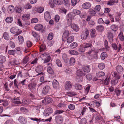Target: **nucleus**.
<instances>
[{
	"instance_id": "b1692460",
	"label": "nucleus",
	"mask_w": 124,
	"mask_h": 124,
	"mask_svg": "<svg viewBox=\"0 0 124 124\" xmlns=\"http://www.w3.org/2000/svg\"><path fill=\"white\" fill-rule=\"evenodd\" d=\"M13 18L12 17L9 16L7 17L5 19L6 22L8 23H11L13 21Z\"/></svg>"
},
{
	"instance_id": "3c124183",
	"label": "nucleus",
	"mask_w": 124,
	"mask_h": 124,
	"mask_svg": "<svg viewBox=\"0 0 124 124\" xmlns=\"http://www.w3.org/2000/svg\"><path fill=\"white\" fill-rule=\"evenodd\" d=\"M56 63L57 65L59 67L62 66V64L60 60L59 59H57L56 61Z\"/></svg>"
},
{
	"instance_id": "9b49d317",
	"label": "nucleus",
	"mask_w": 124,
	"mask_h": 124,
	"mask_svg": "<svg viewBox=\"0 0 124 124\" xmlns=\"http://www.w3.org/2000/svg\"><path fill=\"white\" fill-rule=\"evenodd\" d=\"M50 90V86L48 85H46L43 88L42 93L44 95H46L47 93Z\"/></svg>"
},
{
	"instance_id": "f8f14e48",
	"label": "nucleus",
	"mask_w": 124,
	"mask_h": 124,
	"mask_svg": "<svg viewBox=\"0 0 124 124\" xmlns=\"http://www.w3.org/2000/svg\"><path fill=\"white\" fill-rule=\"evenodd\" d=\"M44 17L46 21L48 22L49 21L51 18V17L49 12L46 11L45 13Z\"/></svg>"
},
{
	"instance_id": "1a4fd4ad",
	"label": "nucleus",
	"mask_w": 124,
	"mask_h": 124,
	"mask_svg": "<svg viewBox=\"0 0 124 124\" xmlns=\"http://www.w3.org/2000/svg\"><path fill=\"white\" fill-rule=\"evenodd\" d=\"M65 87L67 90H69L71 89L72 85L71 83L69 81H67L65 83Z\"/></svg>"
},
{
	"instance_id": "338daca9",
	"label": "nucleus",
	"mask_w": 124,
	"mask_h": 124,
	"mask_svg": "<svg viewBox=\"0 0 124 124\" xmlns=\"http://www.w3.org/2000/svg\"><path fill=\"white\" fill-rule=\"evenodd\" d=\"M50 60V57L48 56L44 60V63H47Z\"/></svg>"
},
{
	"instance_id": "39448f33",
	"label": "nucleus",
	"mask_w": 124,
	"mask_h": 124,
	"mask_svg": "<svg viewBox=\"0 0 124 124\" xmlns=\"http://www.w3.org/2000/svg\"><path fill=\"white\" fill-rule=\"evenodd\" d=\"M37 84L34 83H31L28 85V89L32 92L36 90V87Z\"/></svg>"
},
{
	"instance_id": "864d4df0",
	"label": "nucleus",
	"mask_w": 124,
	"mask_h": 124,
	"mask_svg": "<svg viewBox=\"0 0 124 124\" xmlns=\"http://www.w3.org/2000/svg\"><path fill=\"white\" fill-rule=\"evenodd\" d=\"M111 28L113 31H116L117 29V27L115 25H112L111 26Z\"/></svg>"
},
{
	"instance_id": "a19ab883",
	"label": "nucleus",
	"mask_w": 124,
	"mask_h": 124,
	"mask_svg": "<svg viewBox=\"0 0 124 124\" xmlns=\"http://www.w3.org/2000/svg\"><path fill=\"white\" fill-rule=\"evenodd\" d=\"M15 9L16 12V13H19L21 12L22 11V8L20 7H15Z\"/></svg>"
},
{
	"instance_id": "79ce46f5",
	"label": "nucleus",
	"mask_w": 124,
	"mask_h": 124,
	"mask_svg": "<svg viewBox=\"0 0 124 124\" xmlns=\"http://www.w3.org/2000/svg\"><path fill=\"white\" fill-rule=\"evenodd\" d=\"M75 88L78 90H81L82 88V86L79 84H76L75 85Z\"/></svg>"
},
{
	"instance_id": "c756f323",
	"label": "nucleus",
	"mask_w": 124,
	"mask_h": 124,
	"mask_svg": "<svg viewBox=\"0 0 124 124\" xmlns=\"http://www.w3.org/2000/svg\"><path fill=\"white\" fill-rule=\"evenodd\" d=\"M6 59V58L5 56L0 55V63H4L5 62Z\"/></svg>"
},
{
	"instance_id": "a878e982",
	"label": "nucleus",
	"mask_w": 124,
	"mask_h": 124,
	"mask_svg": "<svg viewBox=\"0 0 124 124\" xmlns=\"http://www.w3.org/2000/svg\"><path fill=\"white\" fill-rule=\"evenodd\" d=\"M32 36L36 39L37 40L40 39V37L39 35L36 32L32 31Z\"/></svg>"
},
{
	"instance_id": "4468645a",
	"label": "nucleus",
	"mask_w": 124,
	"mask_h": 124,
	"mask_svg": "<svg viewBox=\"0 0 124 124\" xmlns=\"http://www.w3.org/2000/svg\"><path fill=\"white\" fill-rule=\"evenodd\" d=\"M91 4L89 2H86L83 3L82 5V7L85 9H88L90 8Z\"/></svg>"
},
{
	"instance_id": "412c9836",
	"label": "nucleus",
	"mask_w": 124,
	"mask_h": 124,
	"mask_svg": "<svg viewBox=\"0 0 124 124\" xmlns=\"http://www.w3.org/2000/svg\"><path fill=\"white\" fill-rule=\"evenodd\" d=\"M43 26L41 24H38L36 25L34 27V28L37 31H40L43 28Z\"/></svg>"
},
{
	"instance_id": "2eb2a0df",
	"label": "nucleus",
	"mask_w": 124,
	"mask_h": 124,
	"mask_svg": "<svg viewBox=\"0 0 124 124\" xmlns=\"http://www.w3.org/2000/svg\"><path fill=\"white\" fill-rule=\"evenodd\" d=\"M55 120L59 124H60L62 123L63 119L61 116H58L56 117Z\"/></svg>"
},
{
	"instance_id": "6ab92c4d",
	"label": "nucleus",
	"mask_w": 124,
	"mask_h": 124,
	"mask_svg": "<svg viewBox=\"0 0 124 124\" xmlns=\"http://www.w3.org/2000/svg\"><path fill=\"white\" fill-rule=\"evenodd\" d=\"M71 28L74 31H78L79 29V27L76 24L74 23L72 24Z\"/></svg>"
},
{
	"instance_id": "c03bdc74",
	"label": "nucleus",
	"mask_w": 124,
	"mask_h": 124,
	"mask_svg": "<svg viewBox=\"0 0 124 124\" xmlns=\"http://www.w3.org/2000/svg\"><path fill=\"white\" fill-rule=\"evenodd\" d=\"M18 40L20 43H22L24 41V39L23 37L20 35L18 37Z\"/></svg>"
},
{
	"instance_id": "5701e85b",
	"label": "nucleus",
	"mask_w": 124,
	"mask_h": 124,
	"mask_svg": "<svg viewBox=\"0 0 124 124\" xmlns=\"http://www.w3.org/2000/svg\"><path fill=\"white\" fill-rule=\"evenodd\" d=\"M3 36L4 39L6 40H8L10 39L9 34L7 32H4L3 34Z\"/></svg>"
},
{
	"instance_id": "58836bf2",
	"label": "nucleus",
	"mask_w": 124,
	"mask_h": 124,
	"mask_svg": "<svg viewBox=\"0 0 124 124\" xmlns=\"http://www.w3.org/2000/svg\"><path fill=\"white\" fill-rule=\"evenodd\" d=\"M68 94L69 96L71 97H73L76 95L77 93L76 92L71 91L68 92Z\"/></svg>"
},
{
	"instance_id": "dca6fc26",
	"label": "nucleus",
	"mask_w": 124,
	"mask_h": 124,
	"mask_svg": "<svg viewBox=\"0 0 124 124\" xmlns=\"http://www.w3.org/2000/svg\"><path fill=\"white\" fill-rule=\"evenodd\" d=\"M53 87L55 88H58L59 87V83L56 79H54L53 82Z\"/></svg>"
},
{
	"instance_id": "f3484780",
	"label": "nucleus",
	"mask_w": 124,
	"mask_h": 124,
	"mask_svg": "<svg viewBox=\"0 0 124 124\" xmlns=\"http://www.w3.org/2000/svg\"><path fill=\"white\" fill-rule=\"evenodd\" d=\"M19 121L21 123L25 124L26 123L27 121L25 118L22 116H20L19 118Z\"/></svg>"
},
{
	"instance_id": "4c0bfd02",
	"label": "nucleus",
	"mask_w": 124,
	"mask_h": 124,
	"mask_svg": "<svg viewBox=\"0 0 124 124\" xmlns=\"http://www.w3.org/2000/svg\"><path fill=\"white\" fill-rule=\"evenodd\" d=\"M29 60V57L27 56L25 57L23 60L22 63L23 64H25Z\"/></svg>"
},
{
	"instance_id": "393cba45",
	"label": "nucleus",
	"mask_w": 124,
	"mask_h": 124,
	"mask_svg": "<svg viewBox=\"0 0 124 124\" xmlns=\"http://www.w3.org/2000/svg\"><path fill=\"white\" fill-rule=\"evenodd\" d=\"M30 17V15L29 14H24L22 16V19L23 20H26L29 19Z\"/></svg>"
},
{
	"instance_id": "a18cd8bd",
	"label": "nucleus",
	"mask_w": 124,
	"mask_h": 124,
	"mask_svg": "<svg viewBox=\"0 0 124 124\" xmlns=\"http://www.w3.org/2000/svg\"><path fill=\"white\" fill-rule=\"evenodd\" d=\"M54 35L53 33H49L47 37V39L48 40H50L52 39L53 38Z\"/></svg>"
},
{
	"instance_id": "ddd939ff",
	"label": "nucleus",
	"mask_w": 124,
	"mask_h": 124,
	"mask_svg": "<svg viewBox=\"0 0 124 124\" xmlns=\"http://www.w3.org/2000/svg\"><path fill=\"white\" fill-rule=\"evenodd\" d=\"M69 35V31H66L63 33L62 39L64 41L66 40L67 38Z\"/></svg>"
},
{
	"instance_id": "cd10ccee",
	"label": "nucleus",
	"mask_w": 124,
	"mask_h": 124,
	"mask_svg": "<svg viewBox=\"0 0 124 124\" xmlns=\"http://www.w3.org/2000/svg\"><path fill=\"white\" fill-rule=\"evenodd\" d=\"M95 31V29H93L91 30L90 35L92 38H94L96 36Z\"/></svg>"
},
{
	"instance_id": "13d9d810",
	"label": "nucleus",
	"mask_w": 124,
	"mask_h": 124,
	"mask_svg": "<svg viewBox=\"0 0 124 124\" xmlns=\"http://www.w3.org/2000/svg\"><path fill=\"white\" fill-rule=\"evenodd\" d=\"M75 62V60L74 58H71L70 60V63L71 65H72Z\"/></svg>"
},
{
	"instance_id": "4d7b16f0",
	"label": "nucleus",
	"mask_w": 124,
	"mask_h": 124,
	"mask_svg": "<svg viewBox=\"0 0 124 124\" xmlns=\"http://www.w3.org/2000/svg\"><path fill=\"white\" fill-rule=\"evenodd\" d=\"M87 122L86 119L85 118H82L80 120L81 124H85Z\"/></svg>"
},
{
	"instance_id": "7ed1b4c3",
	"label": "nucleus",
	"mask_w": 124,
	"mask_h": 124,
	"mask_svg": "<svg viewBox=\"0 0 124 124\" xmlns=\"http://www.w3.org/2000/svg\"><path fill=\"white\" fill-rule=\"evenodd\" d=\"M89 35L88 31L87 29L85 30L82 33L81 37V39L83 40L86 39L88 36Z\"/></svg>"
},
{
	"instance_id": "ea45409f",
	"label": "nucleus",
	"mask_w": 124,
	"mask_h": 124,
	"mask_svg": "<svg viewBox=\"0 0 124 124\" xmlns=\"http://www.w3.org/2000/svg\"><path fill=\"white\" fill-rule=\"evenodd\" d=\"M78 46L77 43L76 42H74L72 43L70 46V47L72 49Z\"/></svg>"
},
{
	"instance_id": "bb28decb",
	"label": "nucleus",
	"mask_w": 124,
	"mask_h": 124,
	"mask_svg": "<svg viewBox=\"0 0 124 124\" xmlns=\"http://www.w3.org/2000/svg\"><path fill=\"white\" fill-rule=\"evenodd\" d=\"M107 56V54L105 52H103L102 53L101 55V59L103 60H104Z\"/></svg>"
},
{
	"instance_id": "bf43d9fd",
	"label": "nucleus",
	"mask_w": 124,
	"mask_h": 124,
	"mask_svg": "<svg viewBox=\"0 0 124 124\" xmlns=\"http://www.w3.org/2000/svg\"><path fill=\"white\" fill-rule=\"evenodd\" d=\"M59 11L61 13L65 14L66 13L67 10L64 8H62L60 9Z\"/></svg>"
},
{
	"instance_id": "5fc2aeb1",
	"label": "nucleus",
	"mask_w": 124,
	"mask_h": 124,
	"mask_svg": "<svg viewBox=\"0 0 124 124\" xmlns=\"http://www.w3.org/2000/svg\"><path fill=\"white\" fill-rule=\"evenodd\" d=\"M101 9V6L100 5H97L95 7L94 9L96 12H99Z\"/></svg>"
},
{
	"instance_id": "c9c22d12",
	"label": "nucleus",
	"mask_w": 124,
	"mask_h": 124,
	"mask_svg": "<svg viewBox=\"0 0 124 124\" xmlns=\"http://www.w3.org/2000/svg\"><path fill=\"white\" fill-rule=\"evenodd\" d=\"M47 72L51 74H53L54 73L53 70L51 67H49L47 68Z\"/></svg>"
},
{
	"instance_id": "4be33fe9",
	"label": "nucleus",
	"mask_w": 124,
	"mask_h": 124,
	"mask_svg": "<svg viewBox=\"0 0 124 124\" xmlns=\"http://www.w3.org/2000/svg\"><path fill=\"white\" fill-rule=\"evenodd\" d=\"M15 8L13 6L10 5L8 9V12L10 13H11L14 11Z\"/></svg>"
},
{
	"instance_id": "8fccbe9b",
	"label": "nucleus",
	"mask_w": 124,
	"mask_h": 124,
	"mask_svg": "<svg viewBox=\"0 0 124 124\" xmlns=\"http://www.w3.org/2000/svg\"><path fill=\"white\" fill-rule=\"evenodd\" d=\"M16 52L15 50H12L8 51V54L10 55H14L15 54Z\"/></svg>"
},
{
	"instance_id": "69168bd1",
	"label": "nucleus",
	"mask_w": 124,
	"mask_h": 124,
	"mask_svg": "<svg viewBox=\"0 0 124 124\" xmlns=\"http://www.w3.org/2000/svg\"><path fill=\"white\" fill-rule=\"evenodd\" d=\"M49 4L50 6L52 8H53L55 6L54 3V1L52 0H50L49 1Z\"/></svg>"
},
{
	"instance_id": "603ef678",
	"label": "nucleus",
	"mask_w": 124,
	"mask_h": 124,
	"mask_svg": "<svg viewBox=\"0 0 124 124\" xmlns=\"http://www.w3.org/2000/svg\"><path fill=\"white\" fill-rule=\"evenodd\" d=\"M64 112V111L62 110H57L55 111L54 112V115L59 114Z\"/></svg>"
},
{
	"instance_id": "aec40b11",
	"label": "nucleus",
	"mask_w": 124,
	"mask_h": 124,
	"mask_svg": "<svg viewBox=\"0 0 124 124\" xmlns=\"http://www.w3.org/2000/svg\"><path fill=\"white\" fill-rule=\"evenodd\" d=\"M116 70L117 72L119 73L123 71V67L120 65H118L116 67Z\"/></svg>"
},
{
	"instance_id": "9d476101",
	"label": "nucleus",
	"mask_w": 124,
	"mask_h": 124,
	"mask_svg": "<svg viewBox=\"0 0 124 124\" xmlns=\"http://www.w3.org/2000/svg\"><path fill=\"white\" fill-rule=\"evenodd\" d=\"M107 37L110 42H112L113 41V36L111 31H109L107 32Z\"/></svg>"
},
{
	"instance_id": "f704fd0d",
	"label": "nucleus",
	"mask_w": 124,
	"mask_h": 124,
	"mask_svg": "<svg viewBox=\"0 0 124 124\" xmlns=\"http://www.w3.org/2000/svg\"><path fill=\"white\" fill-rule=\"evenodd\" d=\"M118 37L121 41H124V37L123 32H120L118 35Z\"/></svg>"
},
{
	"instance_id": "a211bd4d",
	"label": "nucleus",
	"mask_w": 124,
	"mask_h": 124,
	"mask_svg": "<svg viewBox=\"0 0 124 124\" xmlns=\"http://www.w3.org/2000/svg\"><path fill=\"white\" fill-rule=\"evenodd\" d=\"M43 67L42 66H38L35 69L36 71L38 73H40L43 70Z\"/></svg>"
},
{
	"instance_id": "052dcab7",
	"label": "nucleus",
	"mask_w": 124,
	"mask_h": 124,
	"mask_svg": "<svg viewBox=\"0 0 124 124\" xmlns=\"http://www.w3.org/2000/svg\"><path fill=\"white\" fill-rule=\"evenodd\" d=\"M46 49V46L43 45H41L40 47V51H43L45 50Z\"/></svg>"
},
{
	"instance_id": "774afa93",
	"label": "nucleus",
	"mask_w": 124,
	"mask_h": 124,
	"mask_svg": "<svg viewBox=\"0 0 124 124\" xmlns=\"http://www.w3.org/2000/svg\"><path fill=\"white\" fill-rule=\"evenodd\" d=\"M32 7L30 4L28 3L26 4L24 6L25 9H28L31 8Z\"/></svg>"
},
{
	"instance_id": "09e8293b",
	"label": "nucleus",
	"mask_w": 124,
	"mask_h": 124,
	"mask_svg": "<svg viewBox=\"0 0 124 124\" xmlns=\"http://www.w3.org/2000/svg\"><path fill=\"white\" fill-rule=\"evenodd\" d=\"M44 8L43 7H40L38 8L37 10V12L39 13H41L44 10Z\"/></svg>"
},
{
	"instance_id": "473e14b6",
	"label": "nucleus",
	"mask_w": 124,
	"mask_h": 124,
	"mask_svg": "<svg viewBox=\"0 0 124 124\" xmlns=\"http://www.w3.org/2000/svg\"><path fill=\"white\" fill-rule=\"evenodd\" d=\"M74 39V37L73 36H71L69 37L67 40V43H70L72 42Z\"/></svg>"
},
{
	"instance_id": "2f4dec72",
	"label": "nucleus",
	"mask_w": 124,
	"mask_h": 124,
	"mask_svg": "<svg viewBox=\"0 0 124 124\" xmlns=\"http://www.w3.org/2000/svg\"><path fill=\"white\" fill-rule=\"evenodd\" d=\"M62 57V58L65 62L66 63H67L68 61L69 60V59L67 58V54H63Z\"/></svg>"
},
{
	"instance_id": "680f3d73",
	"label": "nucleus",
	"mask_w": 124,
	"mask_h": 124,
	"mask_svg": "<svg viewBox=\"0 0 124 124\" xmlns=\"http://www.w3.org/2000/svg\"><path fill=\"white\" fill-rule=\"evenodd\" d=\"M13 122L12 119L8 120L4 124H13Z\"/></svg>"
},
{
	"instance_id": "20e7f679",
	"label": "nucleus",
	"mask_w": 124,
	"mask_h": 124,
	"mask_svg": "<svg viewBox=\"0 0 124 124\" xmlns=\"http://www.w3.org/2000/svg\"><path fill=\"white\" fill-rule=\"evenodd\" d=\"M53 110L51 108H49L45 110L44 112V115L47 116L50 115L52 113Z\"/></svg>"
},
{
	"instance_id": "6e6552de",
	"label": "nucleus",
	"mask_w": 124,
	"mask_h": 124,
	"mask_svg": "<svg viewBox=\"0 0 124 124\" xmlns=\"http://www.w3.org/2000/svg\"><path fill=\"white\" fill-rule=\"evenodd\" d=\"M76 75L78 76H79L81 79L80 81H82V76L85 75V73L83 71H82V70H78L76 73Z\"/></svg>"
},
{
	"instance_id": "72a5a7b5",
	"label": "nucleus",
	"mask_w": 124,
	"mask_h": 124,
	"mask_svg": "<svg viewBox=\"0 0 124 124\" xmlns=\"http://www.w3.org/2000/svg\"><path fill=\"white\" fill-rule=\"evenodd\" d=\"M105 74L104 72H98L96 73V76L98 77H100L104 76Z\"/></svg>"
},
{
	"instance_id": "f03ea898",
	"label": "nucleus",
	"mask_w": 124,
	"mask_h": 124,
	"mask_svg": "<svg viewBox=\"0 0 124 124\" xmlns=\"http://www.w3.org/2000/svg\"><path fill=\"white\" fill-rule=\"evenodd\" d=\"M10 32L16 34L15 36H17L20 34L22 32L21 30L16 27H13L10 29Z\"/></svg>"
},
{
	"instance_id": "e2e57ef3",
	"label": "nucleus",
	"mask_w": 124,
	"mask_h": 124,
	"mask_svg": "<svg viewBox=\"0 0 124 124\" xmlns=\"http://www.w3.org/2000/svg\"><path fill=\"white\" fill-rule=\"evenodd\" d=\"M14 85L15 87L16 88H17L18 89V87L17 84H19V83H18L17 82V80L16 79H15L14 80Z\"/></svg>"
},
{
	"instance_id": "f257e3e1",
	"label": "nucleus",
	"mask_w": 124,
	"mask_h": 124,
	"mask_svg": "<svg viewBox=\"0 0 124 124\" xmlns=\"http://www.w3.org/2000/svg\"><path fill=\"white\" fill-rule=\"evenodd\" d=\"M88 49H89V51L88 52V54H90L93 52L94 51V48L92 46L91 43H84L83 46L80 47L79 51L80 52H84L85 50Z\"/></svg>"
},
{
	"instance_id": "0eeeda50",
	"label": "nucleus",
	"mask_w": 124,
	"mask_h": 124,
	"mask_svg": "<svg viewBox=\"0 0 124 124\" xmlns=\"http://www.w3.org/2000/svg\"><path fill=\"white\" fill-rule=\"evenodd\" d=\"M52 101V99L50 97L46 96L44 99L42 101V103L45 104H48Z\"/></svg>"
},
{
	"instance_id": "423d86ee",
	"label": "nucleus",
	"mask_w": 124,
	"mask_h": 124,
	"mask_svg": "<svg viewBox=\"0 0 124 124\" xmlns=\"http://www.w3.org/2000/svg\"><path fill=\"white\" fill-rule=\"evenodd\" d=\"M66 18L68 24L69 25H70L71 23L72 20L73 18V15L70 13H69L67 15Z\"/></svg>"
},
{
	"instance_id": "e433bc0d",
	"label": "nucleus",
	"mask_w": 124,
	"mask_h": 124,
	"mask_svg": "<svg viewBox=\"0 0 124 124\" xmlns=\"http://www.w3.org/2000/svg\"><path fill=\"white\" fill-rule=\"evenodd\" d=\"M69 53L71 54L77 55L78 54V52L73 50H70L69 51Z\"/></svg>"
},
{
	"instance_id": "37998d69",
	"label": "nucleus",
	"mask_w": 124,
	"mask_h": 124,
	"mask_svg": "<svg viewBox=\"0 0 124 124\" xmlns=\"http://www.w3.org/2000/svg\"><path fill=\"white\" fill-rule=\"evenodd\" d=\"M99 68L101 70H102L105 67V65L103 63H99L98 65Z\"/></svg>"
},
{
	"instance_id": "6e6d98bb",
	"label": "nucleus",
	"mask_w": 124,
	"mask_h": 124,
	"mask_svg": "<svg viewBox=\"0 0 124 124\" xmlns=\"http://www.w3.org/2000/svg\"><path fill=\"white\" fill-rule=\"evenodd\" d=\"M73 13L76 15H78L80 13V11L77 9H74L73 10Z\"/></svg>"
},
{
	"instance_id": "de8ad7c7",
	"label": "nucleus",
	"mask_w": 124,
	"mask_h": 124,
	"mask_svg": "<svg viewBox=\"0 0 124 124\" xmlns=\"http://www.w3.org/2000/svg\"><path fill=\"white\" fill-rule=\"evenodd\" d=\"M110 80L109 78L108 79L106 78L105 80H102V82L104 84L106 85H108L109 82Z\"/></svg>"
},
{
	"instance_id": "7c9ffc66",
	"label": "nucleus",
	"mask_w": 124,
	"mask_h": 124,
	"mask_svg": "<svg viewBox=\"0 0 124 124\" xmlns=\"http://www.w3.org/2000/svg\"><path fill=\"white\" fill-rule=\"evenodd\" d=\"M39 75L41 76L40 78V81L41 82H42L44 80V74L42 72H41L37 74V76H38Z\"/></svg>"
},
{
	"instance_id": "0e129e2a",
	"label": "nucleus",
	"mask_w": 124,
	"mask_h": 124,
	"mask_svg": "<svg viewBox=\"0 0 124 124\" xmlns=\"http://www.w3.org/2000/svg\"><path fill=\"white\" fill-rule=\"evenodd\" d=\"M115 3V2L114 1L111 0L108 1L107 4L108 5H109L110 6H111L113 5Z\"/></svg>"
},
{
	"instance_id": "c85d7f7f",
	"label": "nucleus",
	"mask_w": 124,
	"mask_h": 124,
	"mask_svg": "<svg viewBox=\"0 0 124 124\" xmlns=\"http://www.w3.org/2000/svg\"><path fill=\"white\" fill-rule=\"evenodd\" d=\"M83 70L84 72H88L90 71V68L89 66H87L84 67L83 68Z\"/></svg>"
},
{
	"instance_id": "49530a36",
	"label": "nucleus",
	"mask_w": 124,
	"mask_h": 124,
	"mask_svg": "<svg viewBox=\"0 0 124 124\" xmlns=\"http://www.w3.org/2000/svg\"><path fill=\"white\" fill-rule=\"evenodd\" d=\"M88 12L90 14H91L92 16H94L95 14V12L92 9H90L89 10Z\"/></svg>"
}]
</instances>
